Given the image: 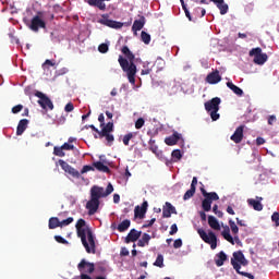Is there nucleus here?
I'll return each instance as SVG.
<instances>
[{
  "mask_svg": "<svg viewBox=\"0 0 279 279\" xmlns=\"http://www.w3.org/2000/svg\"><path fill=\"white\" fill-rule=\"evenodd\" d=\"M121 52L125 56V58H123V56H119L118 58V62L122 69V71L124 73H126V77L130 82V84H136V73H137V69H136V57L130 51V48L128 46H123L121 49Z\"/></svg>",
  "mask_w": 279,
  "mask_h": 279,
  "instance_id": "obj_1",
  "label": "nucleus"
},
{
  "mask_svg": "<svg viewBox=\"0 0 279 279\" xmlns=\"http://www.w3.org/2000/svg\"><path fill=\"white\" fill-rule=\"evenodd\" d=\"M113 191L114 187L112 186V183H109L106 190H104V187L94 185L90 189V199L86 203L88 215H95V213L99 210V199H101V197H108V195L112 194Z\"/></svg>",
  "mask_w": 279,
  "mask_h": 279,
  "instance_id": "obj_2",
  "label": "nucleus"
},
{
  "mask_svg": "<svg viewBox=\"0 0 279 279\" xmlns=\"http://www.w3.org/2000/svg\"><path fill=\"white\" fill-rule=\"evenodd\" d=\"M76 232L78 239H81L83 246L85 247L87 254H95L96 245H95V235H93V230L86 229V220L78 219L76 225Z\"/></svg>",
  "mask_w": 279,
  "mask_h": 279,
  "instance_id": "obj_3",
  "label": "nucleus"
},
{
  "mask_svg": "<svg viewBox=\"0 0 279 279\" xmlns=\"http://www.w3.org/2000/svg\"><path fill=\"white\" fill-rule=\"evenodd\" d=\"M201 193L205 197L202 202V208L205 213H210L213 209V202L219 201V195L216 192H206L204 187H201Z\"/></svg>",
  "mask_w": 279,
  "mask_h": 279,
  "instance_id": "obj_4",
  "label": "nucleus"
},
{
  "mask_svg": "<svg viewBox=\"0 0 279 279\" xmlns=\"http://www.w3.org/2000/svg\"><path fill=\"white\" fill-rule=\"evenodd\" d=\"M221 104V98L215 97L211 100L205 102V110L210 113L213 121H218L219 119V105Z\"/></svg>",
  "mask_w": 279,
  "mask_h": 279,
  "instance_id": "obj_5",
  "label": "nucleus"
},
{
  "mask_svg": "<svg viewBox=\"0 0 279 279\" xmlns=\"http://www.w3.org/2000/svg\"><path fill=\"white\" fill-rule=\"evenodd\" d=\"M77 269L81 274V279H93L89 275L95 272V264L82 259L77 265Z\"/></svg>",
  "mask_w": 279,
  "mask_h": 279,
  "instance_id": "obj_6",
  "label": "nucleus"
},
{
  "mask_svg": "<svg viewBox=\"0 0 279 279\" xmlns=\"http://www.w3.org/2000/svg\"><path fill=\"white\" fill-rule=\"evenodd\" d=\"M248 56L250 58H254V64H258L259 66H263V64H265V62L269 60V57L267 56V53L263 52V48L260 47L251 49Z\"/></svg>",
  "mask_w": 279,
  "mask_h": 279,
  "instance_id": "obj_7",
  "label": "nucleus"
},
{
  "mask_svg": "<svg viewBox=\"0 0 279 279\" xmlns=\"http://www.w3.org/2000/svg\"><path fill=\"white\" fill-rule=\"evenodd\" d=\"M201 239L210 245L211 250H217V235L215 232L209 231L208 233L205 232L204 229H198L197 230Z\"/></svg>",
  "mask_w": 279,
  "mask_h": 279,
  "instance_id": "obj_8",
  "label": "nucleus"
},
{
  "mask_svg": "<svg viewBox=\"0 0 279 279\" xmlns=\"http://www.w3.org/2000/svg\"><path fill=\"white\" fill-rule=\"evenodd\" d=\"M98 23L100 25H105L106 27H110L111 29H121V27H123V22L110 20V15L108 13L102 14L101 19L98 20Z\"/></svg>",
  "mask_w": 279,
  "mask_h": 279,
  "instance_id": "obj_9",
  "label": "nucleus"
},
{
  "mask_svg": "<svg viewBox=\"0 0 279 279\" xmlns=\"http://www.w3.org/2000/svg\"><path fill=\"white\" fill-rule=\"evenodd\" d=\"M35 97H38V101L37 104H39V106H41V108L44 110H53V102L51 101V99L49 98V96L43 94V92H36L35 93Z\"/></svg>",
  "mask_w": 279,
  "mask_h": 279,
  "instance_id": "obj_10",
  "label": "nucleus"
},
{
  "mask_svg": "<svg viewBox=\"0 0 279 279\" xmlns=\"http://www.w3.org/2000/svg\"><path fill=\"white\" fill-rule=\"evenodd\" d=\"M58 163L60 165L61 169L68 173V175L76 179L80 178V171H77L75 168H72L71 165H69L66 161L59 159Z\"/></svg>",
  "mask_w": 279,
  "mask_h": 279,
  "instance_id": "obj_11",
  "label": "nucleus"
},
{
  "mask_svg": "<svg viewBox=\"0 0 279 279\" xmlns=\"http://www.w3.org/2000/svg\"><path fill=\"white\" fill-rule=\"evenodd\" d=\"M28 27L29 29H32V32H38V29H45L47 27V24L43 21V19H40V16L35 15L32 19Z\"/></svg>",
  "mask_w": 279,
  "mask_h": 279,
  "instance_id": "obj_12",
  "label": "nucleus"
},
{
  "mask_svg": "<svg viewBox=\"0 0 279 279\" xmlns=\"http://www.w3.org/2000/svg\"><path fill=\"white\" fill-rule=\"evenodd\" d=\"M149 204L147 201H144L142 206H136L134 209V217L138 219H145V215L147 214V207Z\"/></svg>",
  "mask_w": 279,
  "mask_h": 279,
  "instance_id": "obj_13",
  "label": "nucleus"
},
{
  "mask_svg": "<svg viewBox=\"0 0 279 279\" xmlns=\"http://www.w3.org/2000/svg\"><path fill=\"white\" fill-rule=\"evenodd\" d=\"M233 235L234 238H232V235L230 234V227L225 226V229L222 231L223 239L229 243H231V245H234V241L235 243H241V240L239 239V234H233Z\"/></svg>",
  "mask_w": 279,
  "mask_h": 279,
  "instance_id": "obj_14",
  "label": "nucleus"
},
{
  "mask_svg": "<svg viewBox=\"0 0 279 279\" xmlns=\"http://www.w3.org/2000/svg\"><path fill=\"white\" fill-rule=\"evenodd\" d=\"M195 191H197V177H193L191 187L183 195V201L187 202V199H191L195 195Z\"/></svg>",
  "mask_w": 279,
  "mask_h": 279,
  "instance_id": "obj_15",
  "label": "nucleus"
},
{
  "mask_svg": "<svg viewBox=\"0 0 279 279\" xmlns=\"http://www.w3.org/2000/svg\"><path fill=\"white\" fill-rule=\"evenodd\" d=\"M143 234L142 231H137L136 229H131L125 238V243H136L141 235Z\"/></svg>",
  "mask_w": 279,
  "mask_h": 279,
  "instance_id": "obj_16",
  "label": "nucleus"
},
{
  "mask_svg": "<svg viewBox=\"0 0 279 279\" xmlns=\"http://www.w3.org/2000/svg\"><path fill=\"white\" fill-rule=\"evenodd\" d=\"M220 81L221 75L219 74V70H216L206 76L207 84H219Z\"/></svg>",
  "mask_w": 279,
  "mask_h": 279,
  "instance_id": "obj_17",
  "label": "nucleus"
},
{
  "mask_svg": "<svg viewBox=\"0 0 279 279\" xmlns=\"http://www.w3.org/2000/svg\"><path fill=\"white\" fill-rule=\"evenodd\" d=\"M175 207H173V205H171V203L167 202L166 206L162 208V217L163 219H169V217H171V215H175Z\"/></svg>",
  "mask_w": 279,
  "mask_h": 279,
  "instance_id": "obj_18",
  "label": "nucleus"
},
{
  "mask_svg": "<svg viewBox=\"0 0 279 279\" xmlns=\"http://www.w3.org/2000/svg\"><path fill=\"white\" fill-rule=\"evenodd\" d=\"M231 265L233 269H235L236 274H239L240 276H244V278L254 279V275L250 272L241 271V264H239V262L231 259Z\"/></svg>",
  "mask_w": 279,
  "mask_h": 279,
  "instance_id": "obj_19",
  "label": "nucleus"
},
{
  "mask_svg": "<svg viewBox=\"0 0 279 279\" xmlns=\"http://www.w3.org/2000/svg\"><path fill=\"white\" fill-rule=\"evenodd\" d=\"M243 125H240L235 129L234 133L231 135V141H233V143L239 144L241 141H243Z\"/></svg>",
  "mask_w": 279,
  "mask_h": 279,
  "instance_id": "obj_20",
  "label": "nucleus"
},
{
  "mask_svg": "<svg viewBox=\"0 0 279 279\" xmlns=\"http://www.w3.org/2000/svg\"><path fill=\"white\" fill-rule=\"evenodd\" d=\"M180 138H182V135L178 132H174L172 135L165 138V143L169 146L178 145V141H180Z\"/></svg>",
  "mask_w": 279,
  "mask_h": 279,
  "instance_id": "obj_21",
  "label": "nucleus"
},
{
  "mask_svg": "<svg viewBox=\"0 0 279 279\" xmlns=\"http://www.w3.org/2000/svg\"><path fill=\"white\" fill-rule=\"evenodd\" d=\"M233 260H235V263H240L243 267H247L248 265V262L245 259V255H243V252L241 251L233 253Z\"/></svg>",
  "mask_w": 279,
  "mask_h": 279,
  "instance_id": "obj_22",
  "label": "nucleus"
},
{
  "mask_svg": "<svg viewBox=\"0 0 279 279\" xmlns=\"http://www.w3.org/2000/svg\"><path fill=\"white\" fill-rule=\"evenodd\" d=\"M27 125H29V120L27 119H22L20 120L16 129V135L22 136V134L27 130Z\"/></svg>",
  "mask_w": 279,
  "mask_h": 279,
  "instance_id": "obj_23",
  "label": "nucleus"
},
{
  "mask_svg": "<svg viewBox=\"0 0 279 279\" xmlns=\"http://www.w3.org/2000/svg\"><path fill=\"white\" fill-rule=\"evenodd\" d=\"M210 1L217 5L218 10H220L221 15L228 14L229 7L227 3H225L223 0H210Z\"/></svg>",
  "mask_w": 279,
  "mask_h": 279,
  "instance_id": "obj_24",
  "label": "nucleus"
},
{
  "mask_svg": "<svg viewBox=\"0 0 279 279\" xmlns=\"http://www.w3.org/2000/svg\"><path fill=\"white\" fill-rule=\"evenodd\" d=\"M145 27V16H141L140 20H135L132 26V32H141Z\"/></svg>",
  "mask_w": 279,
  "mask_h": 279,
  "instance_id": "obj_25",
  "label": "nucleus"
},
{
  "mask_svg": "<svg viewBox=\"0 0 279 279\" xmlns=\"http://www.w3.org/2000/svg\"><path fill=\"white\" fill-rule=\"evenodd\" d=\"M111 132H114V123L108 122L105 124L100 132H98V135H106L110 134Z\"/></svg>",
  "mask_w": 279,
  "mask_h": 279,
  "instance_id": "obj_26",
  "label": "nucleus"
},
{
  "mask_svg": "<svg viewBox=\"0 0 279 279\" xmlns=\"http://www.w3.org/2000/svg\"><path fill=\"white\" fill-rule=\"evenodd\" d=\"M208 226L213 230H221V226L219 225V220L215 218V216H208Z\"/></svg>",
  "mask_w": 279,
  "mask_h": 279,
  "instance_id": "obj_27",
  "label": "nucleus"
},
{
  "mask_svg": "<svg viewBox=\"0 0 279 279\" xmlns=\"http://www.w3.org/2000/svg\"><path fill=\"white\" fill-rule=\"evenodd\" d=\"M227 86L234 93V95H238V97H243V89H241L239 86L234 85L232 82H227Z\"/></svg>",
  "mask_w": 279,
  "mask_h": 279,
  "instance_id": "obj_28",
  "label": "nucleus"
},
{
  "mask_svg": "<svg viewBox=\"0 0 279 279\" xmlns=\"http://www.w3.org/2000/svg\"><path fill=\"white\" fill-rule=\"evenodd\" d=\"M149 241H151V235H149L148 233H144L142 235V239L138 240L137 246L145 247V245H149Z\"/></svg>",
  "mask_w": 279,
  "mask_h": 279,
  "instance_id": "obj_29",
  "label": "nucleus"
},
{
  "mask_svg": "<svg viewBox=\"0 0 279 279\" xmlns=\"http://www.w3.org/2000/svg\"><path fill=\"white\" fill-rule=\"evenodd\" d=\"M93 167L97 169V171H101L102 173H110V168L101 161H96L93 163Z\"/></svg>",
  "mask_w": 279,
  "mask_h": 279,
  "instance_id": "obj_30",
  "label": "nucleus"
},
{
  "mask_svg": "<svg viewBox=\"0 0 279 279\" xmlns=\"http://www.w3.org/2000/svg\"><path fill=\"white\" fill-rule=\"evenodd\" d=\"M247 204H248V206H252V208H254V210H257V211L263 210V204L260 203V201L251 198L247 201Z\"/></svg>",
  "mask_w": 279,
  "mask_h": 279,
  "instance_id": "obj_31",
  "label": "nucleus"
},
{
  "mask_svg": "<svg viewBox=\"0 0 279 279\" xmlns=\"http://www.w3.org/2000/svg\"><path fill=\"white\" fill-rule=\"evenodd\" d=\"M131 225H132V222L130 221V219H125L118 225L117 230H118V232H125L126 230H129Z\"/></svg>",
  "mask_w": 279,
  "mask_h": 279,
  "instance_id": "obj_32",
  "label": "nucleus"
},
{
  "mask_svg": "<svg viewBox=\"0 0 279 279\" xmlns=\"http://www.w3.org/2000/svg\"><path fill=\"white\" fill-rule=\"evenodd\" d=\"M218 259H216L217 267H223V263L228 260V255L223 251H221L218 255Z\"/></svg>",
  "mask_w": 279,
  "mask_h": 279,
  "instance_id": "obj_33",
  "label": "nucleus"
},
{
  "mask_svg": "<svg viewBox=\"0 0 279 279\" xmlns=\"http://www.w3.org/2000/svg\"><path fill=\"white\" fill-rule=\"evenodd\" d=\"M48 228L50 230H56V228H60V219L58 217H51L49 219Z\"/></svg>",
  "mask_w": 279,
  "mask_h": 279,
  "instance_id": "obj_34",
  "label": "nucleus"
},
{
  "mask_svg": "<svg viewBox=\"0 0 279 279\" xmlns=\"http://www.w3.org/2000/svg\"><path fill=\"white\" fill-rule=\"evenodd\" d=\"M53 155L58 156L59 158H64L66 156V154L64 153V148H62V146H54Z\"/></svg>",
  "mask_w": 279,
  "mask_h": 279,
  "instance_id": "obj_35",
  "label": "nucleus"
},
{
  "mask_svg": "<svg viewBox=\"0 0 279 279\" xmlns=\"http://www.w3.org/2000/svg\"><path fill=\"white\" fill-rule=\"evenodd\" d=\"M141 38L144 45H149L151 43V35H149L147 32L143 31L141 33Z\"/></svg>",
  "mask_w": 279,
  "mask_h": 279,
  "instance_id": "obj_36",
  "label": "nucleus"
},
{
  "mask_svg": "<svg viewBox=\"0 0 279 279\" xmlns=\"http://www.w3.org/2000/svg\"><path fill=\"white\" fill-rule=\"evenodd\" d=\"M155 267H165V256H162V254H159L154 263Z\"/></svg>",
  "mask_w": 279,
  "mask_h": 279,
  "instance_id": "obj_37",
  "label": "nucleus"
},
{
  "mask_svg": "<svg viewBox=\"0 0 279 279\" xmlns=\"http://www.w3.org/2000/svg\"><path fill=\"white\" fill-rule=\"evenodd\" d=\"M99 138H106L107 143L109 145H112V143H114V135L110 134V133H105V135H98Z\"/></svg>",
  "mask_w": 279,
  "mask_h": 279,
  "instance_id": "obj_38",
  "label": "nucleus"
},
{
  "mask_svg": "<svg viewBox=\"0 0 279 279\" xmlns=\"http://www.w3.org/2000/svg\"><path fill=\"white\" fill-rule=\"evenodd\" d=\"M229 226L232 234H239V227L236 226V222H234V220L230 219Z\"/></svg>",
  "mask_w": 279,
  "mask_h": 279,
  "instance_id": "obj_39",
  "label": "nucleus"
},
{
  "mask_svg": "<svg viewBox=\"0 0 279 279\" xmlns=\"http://www.w3.org/2000/svg\"><path fill=\"white\" fill-rule=\"evenodd\" d=\"M132 138H134V133H129L126 135L123 136V145L128 146L130 145V141H132Z\"/></svg>",
  "mask_w": 279,
  "mask_h": 279,
  "instance_id": "obj_40",
  "label": "nucleus"
},
{
  "mask_svg": "<svg viewBox=\"0 0 279 279\" xmlns=\"http://www.w3.org/2000/svg\"><path fill=\"white\" fill-rule=\"evenodd\" d=\"M74 219L73 217H69L62 221H60V228H64L66 226H71V223H73Z\"/></svg>",
  "mask_w": 279,
  "mask_h": 279,
  "instance_id": "obj_41",
  "label": "nucleus"
},
{
  "mask_svg": "<svg viewBox=\"0 0 279 279\" xmlns=\"http://www.w3.org/2000/svg\"><path fill=\"white\" fill-rule=\"evenodd\" d=\"M98 51H99V53H108V51H109L108 44H100L98 46Z\"/></svg>",
  "mask_w": 279,
  "mask_h": 279,
  "instance_id": "obj_42",
  "label": "nucleus"
},
{
  "mask_svg": "<svg viewBox=\"0 0 279 279\" xmlns=\"http://www.w3.org/2000/svg\"><path fill=\"white\" fill-rule=\"evenodd\" d=\"M54 241H57V243H61L62 245H69V241L62 238V235H54Z\"/></svg>",
  "mask_w": 279,
  "mask_h": 279,
  "instance_id": "obj_43",
  "label": "nucleus"
},
{
  "mask_svg": "<svg viewBox=\"0 0 279 279\" xmlns=\"http://www.w3.org/2000/svg\"><path fill=\"white\" fill-rule=\"evenodd\" d=\"M143 125H145V119L138 118L135 122V129L141 130V128H143Z\"/></svg>",
  "mask_w": 279,
  "mask_h": 279,
  "instance_id": "obj_44",
  "label": "nucleus"
},
{
  "mask_svg": "<svg viewBox=\"0 0 279 279\" xmlns=\"http://www.w3.org/2000/svg\"><path fill=\"white\" fill-rule=\"evenodd\" d=\"M61 147L65 151H73V149H75V146L69 143H64Z\"/></svg>",
  "mask_w": 279,
  "mask_h": 279,
  "instance_id": "obj_45",
  "label": "nucleus"
},
{
  "mask_svg": "<svg viewBox=\"0 0 279 279\" xmlns=\"http://www.w3.org/2000/svg\"><path fill=\"white\" fill-rule=\"evenodd\" d=\"M213 213H215L217 215V217H219V219H221L223 217V213L221 210H219L218 205H214Z\"/></svg>",
  "mask_w": 279,
  "mask_h": 279,
  "instance_id": "obj_46",
  "label": "nucleus"
},
{
  "mask_svg": "<svg viewBox=\"0 0 279 279\" xmlns=\"http://www.w3.org/2000/svg\"><path fill=\"white\" fill-rule=\"evenodd\" d=\"M271 221H274V223H276L277 228H279V213L275 211L271 216Z\"/></svg>",
  "mask_w": 279,
  "mask_h": 279,
  "instance_id": "obj_47",
  "label": "nucleus"
},
{
  "mask_svg": "<svg viewBox=\"0 0 279 279\" xmlns=\"http://www.w3.org/2000/svg\"><path fill=\"white\" fill-rule=\"evenodd\" d=\"M199 12H201V15H198L199 19H202L203 16H206V9H204V8H202V7H197V8L195 9V13H196V14H199Z\"/></svg>",
  "mask_w": 279,
  "mask_h": 279,
  "instance_id": "obj_48",
  "label": "nucleus"
},
{
  "mask_svg": "<svg viewBox=\"0 0 279 279\" xmlns=\"http://www.w3.org/2000/svg\"><path fill=\"white\" fill-rule=\"evenodd\" d=\"M172 158H175L177 160H181L182 159V151H180V149H175L172 151Z\"/></svg>",
  "mask_w": 279,
  "mask_h": 279,
  "instance_id": "obj_49",
  "label": "nucleus"
},
{
  "mask_svg": "<svg viewBox=\"0 0 279 279\" xmlns=\"http://www.w3.org/2000/svg\"><path fill=\"white\" fill-rule=\"evenodd\" d=\"M23 110V105H16L11 109V112L13 114H19V112H21Z\"/></svg>",
  "mask_w": 279,
  "mask_h": 279,
  "instance_id": "obj_50",
  "label": "nucleus"
},
{
  "mask_svg": "<svg viewBox=\"0 0 279 279\" xmlns=\"http://www.w3.org/2000/svg\"><path fill=\"white\" fill-rule=\"evenodd\" d=\"M64 110H65V112H73V110H75L73 102H68L64 107Z\"/></svg>",
  "mask_w": 279,
  "mask_h": 279,
  "instance_id": "obj_51",
  "label": "nucleus"
},
{
  "mask_svg": "<svg viewBox=\"0 0 279 279\" xmlns=\"http://www.w3.org/2000/svg\"><path fill=\"white\" fill-rule=\"evenodd\" d=\"M88 171H95V168L93 166H84L83 169L81 170V173H88Z\"/></svg>",
  "mask_w": 279,
  "mask_h": 279,
  "instance_id": "obj_52",
  "label": "nucleus"
},
{
  "mask_svg": "<svg viewBox=\"0 0 279 279\" xmlns=\"http://www.w3.org/2000/svg\"><path fill=\"white\" fill-rule=\"evenodd\" d=\"M169 234L173 236V234H178V225L173 223L170 228Z\"/></svg>",
  "mask_w": 279,
  "mask_h": 279,
  "instance_id": "obj_53",
  "label": "nucleus"
},
{
  "mask_svg": "<svg viewBox=\"0 0 279 279\" xmlns=\"http://www.w3.org/2000/svg\"><path fill=\"white\" fill-rule=\"evenodd\" d=\"M98 121L100 123V128H104V125H106V117H104V113H100L98 116Z\"/></svg>",
  "mask_w": 279,
  "mask_h": 279,
  "instance_id": "obj_54",
  "label": "nucleus"
},
{
  "mask_svg": "<svg viewBox=\"0 0 279 279\" xmlns=\"http://www.w3.org/2000/svg\"><path fill=\"white\" fill-rule=\"evenodd\" d=\"M174 250H180L182 247V239H177L173 243Z\"/></svg>",
  "mask_w": 279,
  "mask_h": 279,
  "instance_id": "obj_55",
  "label": "nucleus"
},
{
  "mask_svg": "<svg viewBox=\"0 0 279 279\" xmlns=\"http://www.w3.org/2000/svg\"><path fill=\"white\" fill-rule=\"evenodd\" d=\"M57 123L59 125H64V123H66V116H60L57 120Z\"/></svg>",
  "mask_w": 279,
  "mask_h": 279,
  "instance_id": "obj_56",
  "label": "nucleus"
},
{
  "mask_svg": "<svg viewBox=\"0 0 279 279\" xmlns=\"http://www.w3.org/2000/svg\"><path fill=\"white\" fill-rule=\"evenodd\" d=\"M154 223H156V218H153L147 223L143 225V228H151Z\"/></svg>",
  "mask_w": 279,
  "mask_h": 279,
  "instance_id": "obj_57",
  "label": "nucleus"
},
{
  "mask_svg": "<svg viewBox=\"0 0 279 279\" xmlns=\"http://www.w3.org/2000/svg\"><path fill=\"white\" fill-rule=\"evenodd\" d=\"M235 221H236L238 226H241L242 228H247V223H245V220L235 218Z\"/></svg>",
  "mask_w": 279,
  "mask_h": 279,
  "instance_id": "obj_58",
  "label": "nucleus"
},
{
  "mask_svg": "<svg viewBox=\"0 0 279 279\" xmlns=\"http://www.w3.org/2000/svg\"><path fill=\"white\" fill-rule=\"evenodd\" d=\"M120 256H130V251L126 247H122L120 252Z\"/></svg>",
  "mask_w": 279,
  "mask_h": 279,
  "instance_id": "obj_59",
  "label": "nucleus"
},
{
  "mask_svg": "<svg viewBox=\"0 0 279 279\" xmlns=\"http://www.w3.org/2000/svg\"><path fill=\"white\" fill-rule=\"evenodd\" d=\"M274 123H276V116H269L268 125H274Z\"/></svg>",
  "mask_w": 279,
  "mask_h": 279,
  "instance_id": "obj_60",
  "label": "nucleus"
},
{
  "mask_svg": "<svg viewBox=\"0 0 279 279\" xmlns=\"http://www.w3.org/2000/svg\"><path fill=\"white\" fill-rule=\"evenodd\" d=\"M47 64H48L49 66H56V62H53V61H51V60H49V59H47V60L45 61V63L43 64V66H47Z\"/></svg>",
  "mask_w": 279,
  "mask_h": 279,
  "instance_id": "obj_61",
  "label": "nucleus"
},
{
  "mask_svg": "<svg viewBox=\"0 0 279 279\" xmlns=\"http://www.w3.org/2000/svg\"><path fill=\"white\" fill-rule=\"evenodd\" d=\"M256 145H265V138H263V137H257V138H256Z\"/></svg>",
  "mask_w": 279,
  "mask_h": 279,
  "instance_id": "obj_62",
  "label": "nucleus"
},
{
  "mask_svg": "<svg viewBox=\"0 0 279 279\" xmlns=\"http://www.w3.org/2000/svg\"><path fill=\"white\" fill-rule=\"evenodd\" d=\"M199 217L202 221H206V211H199Z\"/></svg>",
  "mask_w": 279,
  "mask_h": 279,
  "instance_id": "obj_63",
  "label": "nucleus"
},
{
  "mask_svg": "<svg viewBox=\"0 0 279 279\" xmlns=\"http://www.w3.org/2000/svg\"><path fill=\"white\" fill-rule=\"evenodd\" d=\"M227 213H228L229 215H234V209L232 208V206H228V207H227Z\"/></svg>",
  "mask_w": 279,
  "mask_h": 279,
  "instance_id": "obj_64",
  "label": "nucleus"
}]
</instances>
